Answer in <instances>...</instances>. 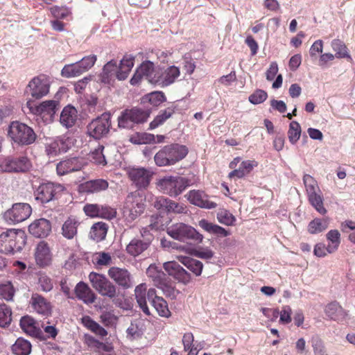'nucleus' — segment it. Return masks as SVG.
<instances>
[{
  "instance_id": "f257e3e1",
  "label": "nucleus",
  "mask_w": 355,
  "mask_h": 355,
  "mask_svg": "<svg viewBox=\"0 0 355 355\" xmlns=\"http://www.w3.org/2000/svg\"><path fill=\"white\" fill-rule=\"evenodd\" d=\"M135 295L139 307L146 315H150L147 300L160 316L168 318L171 315L166 301L157 295L155 288H150L147 291L146 284H140L135 289Z\"/></svg>"
},
{
  "instance_id": "f03ea898",
  "label": "nucleus",
  "mask_w": 355,
  "mask_h": 355,
  "mask_svg": "<svg viewBox=\"0 0 355 355\" xmlns=\"http://www.w3.org/2000/svg\"><path fill=\"white\" fill-rule=\"evenodd\" d=\"M26 244L24 231L9 229L0 234V252L5 254H15L21 251Z\"/></svg>"
},
{
  "instance_id": "7ed1b4c3",
  "label": "nucleus",
  "mask_w": 355,
  "mask_h": 355,
  "mask_svg": "<svg viewBox=\"0 0 355 355\" xmlns=\"http://www.w3.org/2000/svg\"><path fill=\"white\" fill-rule=\"evenodd\" d=\"M187 153L185 146L175 144L164 146L155 154L154 159L159 166H170L184 158Z\"/></svg>"
},
{
  "instance_id": "20e7f679",
  "label": "nucleus",
  "mask_w": 355,
  "mask_h": 355,
  "mask_svg": "<svg viewBox=\"0 0 355 355\" xmlns=\"http://www.w3.org/2000/svg\"><path fill=\"white\" fill-rule=\"evenodd\" d=\"M193 184L192 181L188 178L164 176L157 181V186L163 193L171 197H176Z\"/></svg>"
},
{
  "instance_id": "39448f33",
  "label": "nucleus",
  "mask_w": 355,
  "mask_h": 355,
  "mask_svg": "<svg viewBox=\"0 0 355 355\" xmlns=\"http://www.w3.org/2000/svg\"><path fill=\"white\" fill-rule=\"evenodd\" d=\"M8 137L12 142L21 146L32 144L36 139V134L33 128L18 121H12L9 125Z\"/></svg>"
},
{
  "instance_id": "423d86ee",
  "label": "nucleus",
  "mask_w": 355,
  "mask_h": 355,
  "mask_svg": "<svg viewBox=\"0 0 355 355\" xmlns=\"http://www.w3.org/2000/svg\"><path fill=\"white\" fill-rule=\"evenodd\" d=\"M144 211L142 196L135 191L128 194L123 207V216L127 223H132Z\"/></svg>"
},
{
  "instance_id": "0eeeda50",
  "label": "nucleus",
  "mask_w": 355,
  "mask_h": 355,
  "mask_svg": "<svg viewBox=\"0 0 355 355\" xmlns=\"http://www.w3.org/2000/svg\"><path fill=\"white\" fill-rule=\"evenodd\" d=\"M150 116L149 110L133 107L123 110L118 118L119 128L131 129L135 125L146 122Z\"/></svg>"
},
{
  "instance_id": "6e6552de",
  "label": "nucleus",
  "mask_w": 355,
  "mask_h": 355,
  "mask_svg": "<svg viewBox=\"0 0 355 355\" xmlns=\"http://www.w3.org/2000/svg\"><path fill=\"white\" fill-rule=\"evenodd\" d=\"M166 232L173 239L180 241H186L191 239L201 242L203 239V236L193 227L182 223L171 225L167 227Z\"/></svg>"
},
{
  "instance_id": "1a4fd4ad",
  "label": "nucleus",
  "mask_w": 355,
  "mask_h": 355,
  "mask_svg": "<svg viewBox=\"0 0 355 355\" xmlns=\"http://www.w3.org/2000/svg\"><path fill=\"white\" fill-rule=\"evenodd\" d=\"M111 115L108 112H104L100 116L92 120L87 126V132L89 136L96 139H99L106 136L111 127Z\"/></svg>"
},
{
  "instance_id": "9d476101",
  "label": "nucleus",
  "mask_w": 355,
  "mask_h": 355,
  "mask_svg": "<svg viewBox=\"0 0 355 355\" xmlns=\"http://www.w3.org/2000/svg\"><path fill=\"white\" fill-rule=\"evenodd\" d=\"M27 107L33 114L40 116L44 122L50 123L58 110L59 103L57 101L50 100L43 101L38 105H34L28 101Z\"/></svg>"
},
{
  "instance_id": "9b49d317",
  "label": "nucleus",
  "mask_w": 355,
  "mask_h": 355,
  "mask_svg": "<svg viewBox=\"0 0 355 355\" xmlns=\"http://www.w3.org/2000/svg\"><path fill=\"white\" fill-rule=\"evenodd\" d=\"M89 279L93 288L101 295L110 298L116 295V286L105 275L92 272Z\"/></svg>"
},
{
  "instance_id": "f8f14e48",
  "label": "nucleus",
  "mask_w": 355,
  "mask_h": 355,
  "mask_svg": "<svg viewBox=\"0 0 355 355\" xmlns=\"http://www.w3.org/2000/svg\"><path fill=\"white\" fill-rule=\"evenodd\" d=\"M31 213L32 208L28 203H15L4 213L3 218L9 224H15L26 220Z\"/></svg>"
},
{
  "instance_id": "ddd939ff",
  "label": "nucleus",
  "mask_w": 355,
  "mask_h": 355,
  "mask_svg": "<svg viewBox=\"0 0 355 355\" xmlns=\"http://www.w3.org/2000/svg\"><path fill=\"white\" fill-rule=\"evenodd\" d=\"M60 184L46 182L41 184L35 191V199L42 203H47L64 191Z\"/></svg>"
},
{
  "instance_id": "4468645a",
  "label": "nucleus",
  "mask_w": 355,
  "mask_h": 355,
  "mask_svg": "<svg viewBox=\"0 0 355 355\" xmlns=\"http://www.w3.org/2000/svg\"><path fill=\"white\" fill-rule=\"evenodd\" d=\"M49 80L44 76L33 78L28 83L26 92L34 98L39 99L49 92Z\"/></svg>"
},
{
  "instance_id": "2eb2a0df",
  "label": "nucleus",
  "mask_w": 355,
  "mask_h": 355,
  "mask_svg": "<svg viewBox=\"0 0 355 355\" xmlns=\"http://www.w3.org/2000/svg\"><path fill=\"white\" fill-rule=\"evenodd\" d=\"M180 75V69L174 65L164 69L158 68L157 76L152 78L153 84L160 87H167L173 84Z\"/></svg>"
},
{
  "instance_id": "dca6fc26",
  "label": "nucleus",
  "mask_w": 355,
  "mask_h": 355,
  "mask_svg": "<svg viewBox=\"0 0 355 355\" xmlns=\"http://www.w3.org/2000/svg\"><path fill=\"white\" fill-rule=\"evenodd\" d=\"M185 197L191 204L202 209H211L217 207V204L211 200L209 196L201 190L189 191Z\"/></svg>"
},
{
  "instance_id": "f3484780",
  "label": "nucleus",
  "mask_w": 355,
  "mask_h": 355,
  "mask_svg": "<svg viewBox=\"0 0 355 355\" xmlns=\"http://www.w3.org/2000/svg\"><path fill=\"white\" fill-rule=\"evenodd\" d=\"M31 167L30 160L24 156L18 158L8 157L3 160L1 164V169L6 172H26Z\"/></svg>"
},
{
  "instance_id": "a211bd4d",
  "label": "nucleus",
  "mask_w": 355,
  "mask_h": 355,
  "mask_svg": "<svg viewBox=\"0 0 355 355\" xmlns=\"http://www.w3.org/2000/svg\"><path fill=\"white\" fill-rule=\"evenodd\" d=\"M107 274L116 284L124 289L130 288L133 286L132 275L125 268L111 267Z\"/></svg>"
},
{
  "instance_id": "6ab92c4d",
  "label": "nucleus",
  "mask_w": 355,
  "mask_h": 355,
  "mask_svg": "<svg viewBox=\"0 0 355 355\" xmlns=\"http://www.w3.org/2000/svg\"><path fill=\"white\" fill-rule=\"evenodd\" d=\"M153 205L156 209L168 213L184 214L187 211L184 204L175 202L164 196L157 197Z\"/></svg>"
},
{
  "instance_id": "aec40b11",
  "label": "nucleus",
  "mask_w": 355,
  "mask_h": 355,
  "mask_svg": "<svg viewBox=\"0 0 355 355\" xmlns=\"http://www.w3.org/2000/svg\"><path fill=\"white\" fill-rule=\"evenodd\" d=\"M85 164L86 162L82 157L68 158L57 164V173L59 175H64L69 173L80 171Z\"/></svg>"
},
{
  "instance_id": "412c9836",
  "label": "nucleus",
  "mask_w": 355,
  "mask_h": 355,
  "mask_svg": "<svg viewBox=\"0 0 355 355\" xmlns=\"http://www.w3.org/2000/svg\"><path fill=\"white\" fill-rule=\"evenodd\" d=\"M151 173L144 168H132L128 171V176L138 189L146 188L150 182Z\"/></svg>"
},
{
  "instance_id": "4be33fe9",
  "label": "nucleus",
  "mask_w": 355,
  "mask_h": 355,
  "mask_svg": "<svg viewBox=\"0 0 355 355\" xmlns=\"http://www.w3.org/2000/svg\"><path fill=\"white\" fill-rule=\"evenodd\" d=\"M164 268L170 276L173 277L179 282L187 284L191 281V275L175 261L164 263Z\"/></svg>"
},
{
  "instance_id": "5701e85b",
  "label": "nucleus",
  "mask_w": 355,
  "mask_h": 355,
  "mask_svg": "<svg viewBox=\"0 0 355 355\" xmlns=\"http://www.w3.org/2000/svg\"><path fill=\"white\" fill-rule=\"evenodd\" d=\"M325 313L330 319L338 322H346L350 318L349 311L344 309L337 302L328 304L325 308Z\"/></svg>"
},
{
  "instance_id": "b1692460",
  "label": "nucleus",
  "mask_w": 355,
  "mask_h": 355,
  "mask_svg": "<svg viewBox=\"0 0 355 355\" xmlns=\"http://www.w3.org/2000/svg\"><path fill=\"white\" fill-rule=\"evenodd\" d=\"M30 304L38 314L44 316H49L51 314L52 306L50 302L38 293L32 294Z\"/></svg>"
},
{
  "instance_id": "393cba45",
  "label": "nucleus",
  "mask_w": 355,
  "mask_h": 355,
  "mask_svg": "<svg viewBox=\"0 0 355 355\" xmlns=\"http://www.w3.org/2000/svg\"><path fill=\"white\" fill-rule=\"evenodd\" d=\"M28 231L35 237H46L51 231V225L48 220L40 218L35 220L29 225Z\"/></svg>"
},
{
  "instance_id": "a878e982",
  "label": "nucleus",
  "mask_w": 355,
  "mask_h": 355,
  "mask_svg": "<svg viewBox=\"0 0 355 355\" xmlns=\"http://www.w3.org/2000/svg\"><path fill=\"white\" fill-rule=\"evenodd\" d=\"M35 261L37 265L44 267L51 263V254L46 243L40 241L35 250Z\"/></svg>"
},
{
  "instance_id": "bb28decb",
  "label": "nucleus",
  "mask_w": 355,
  "mask_h": 355,
  "mask_svg": "<svg viewBox=\"0 0 355 355\" xmlns=\"http://www.w3.org/2000/svg\"><path fill=\"white\" fill-rule=\"evenodd\" d=\"M135 56L126 54L121 60L119 69L116 72V78L119 80L126 79L134 66Z\"/></svg>"
},
{
  "instance_id": "cd10ccee",
  "label": "nucleus",
  "mask_w": 355,
  "mask_h": 355,
  "mask_svg": "<svg viewBox=\"0 0 355 355\" xmlns=\"http://www.w3.org/2000/svg\"><path fill=\"white\" fill-rule=\"evenodd\" d=\"M150 245V240H142L134 238L126 246L127 252L133 257H137L145 251Z\"/></svg>"
},
{
  "instance_id": "c85d7f7f",
  "label": "nucleus",
  "mask_w": 355,
  "mask_h": 355,
  "mask_svg": "<svg viewBox=\"0 0 355 355\" xmlns=\"http://www.w3.org/2000/svg\"><path fill=\"white\" fill-rule=\"evenodd\" d=\"M77 120V110L71 105H67L62 110L60 117V123L67 128H71Z\"/></svg>"
},
{
  "instance_id": "c756f323",
  "label": "nucleus",
  "mask_w": 355,
  "mask_h": 355,
  "mask_svg": "<svg viewBox=\"0 0 355 355\" xmlns=\"http://www.w3.org/2000/svg\"><path fill=\"white\" fill-rule=\"evenodd\" d=\"M76 297L86 304H92L96 300V295L91 288L85 283L79 282L75 288Z\"/></svg>"
},
{
  "instance_id": "7c9ffc66",
  "label": "nucleus",
  "mask_w": 355,
  "mask_h": 355,
  "mask_svg": "<svg viewBox=\"0 0 355 355\" xmlns=\"http://www.w3.org/2000/svg\"><path fill=\"white\" fill-rule=\"evenodd\" d=\"M108 182L103 179L87 181L80 185V189L86 193H97L107 189Z\"/></svg>"
},
{
  "instance_id": "2f4dec72",
  "label": "nucleus",
  "mask_w": 355,
  "mask_h": 355,
  "mask_svg": "<svg viewBox=\"0 0 355 355\" xmlns=\"http://www.w3.org/2000/svg\"><path fill=\"white\" fill-rule=\"evenodd\" d=\"M199 226L205 231L209 234H215L221 237H226L230 234V232L226 230L225 228L209 223L205 219H202L198 222Z\"/></svg>"
},
{
  "instance_id": "473e14b6",
  "label": "nucleus",
  "mask_w": 355,
  "mask_h": 355,
  "mask_svg": "<svg viewBox=\"0 0 355 355\" xmlns=\"http://www.w3.org/2000/svg\"><path fill=\"white\" fill-rule=\"evenodd\" d=\"M329 218H315L308 225V232L311 234H318L325 231L329 225Z\"/></svg>"
},
{
  "instance_id": "72a5a7b5",
  "label": "nucleus",
  "mask_w": 355,
  "mask_h": 355,
  "mask_svg": "<svg viewBox=\"0 0 355 355\" xmlns=\"http://www.w3.org/2000/svg\"><path fill=\"white\" fill-rule=\"evenodd\" d=\"M178 260L196 276L202 273L203 264L201 261L188 257L180 256Z\"/></svg>"
},
{
  "instance_id": "f704fd0d",
  "label": "nucleus",
  "mask_w": 355,
  "mask_h": 355,
  "mask_svg": "<svg viewBox=\"0 0 355 355\" xmlns=\"http://www.w3.org/2000/svg\"><path fill=\"white\" fill-rule=\"evenodd\" d=\"M175 112V107L170 106L165 110H160L159 114L150 122V129L153 130L162 125L168 119L171 117Z\"/></svg>"
},
{
  "instance_id": "c9c22d12",
  "label": "nucleus",
  "mask_w": 355,
  "mask_h": 355,
  "mask_svg": "<svg viewBox=\"0 0 355 355\" xmlns=\"http://www.w3.org/2000/svg\"><path fill=\"white\" fill-rule=\"evenodd\" d=\"M20 327L26 334L37 337L40 334V329L36 327L35 320L28 316H24L20 320Z\"/></svg>"
},
{
  "instance_id": "e433bc0d",
  "label": "nucleus",
  "mask_w": 355,
  "mask_h": 355,
  "mask_svg": "<svg viewBox=\"0 0 355 355\" xmlns=\"http://www.w3.org/2000/svg\"><path fill=\"white\" fill-rule=\"evenodd\" d=\"M78 221L74 218H69L62 225V234L67 239H72L77 234Z\"/></svg>"
},
{
  "instance_id": "4c0bfd02",
  "label": "nucleus",
  "mask_w": 355,
  "mask_h": 355,
  "mask_svg": "<svg viewBox=\"0 0 355 355\" xmlns=\"http://www.w3.org/2000/svg\"><path fill=\"white\" fill-rule=\"evenodd\" d=\"M137 69L149 83L153 84L152 78L157 76L158 71V68L155 69L153 62L148 60L143 62Z\"/></svg>"
},
{
  "instance_id": "58836bf2",
  "label": "nucleus",
  "mask_w": 355,
  "mask_h": 355,
  "mask_svg": "<svg viewBox=\"0 0 355 355\" xmlns=\"http://www.w3.org/2000/svg\"><path fill=\"white\" fill-rule=\"evenodd\" d=\"M107 225L103 222H98L92 225L89 232V236L96 241L103 240L107 234Z\"/></svg>"
},
{
  "instance_id": "ea45409f",
  "label": "nucleus",
  "mask_w": 355,
  "mask_h": 355,
  "mask_svg": "<svg viewBox=\"0 0 355 355\" xmlns=\"http://www.w3.org/2000/svg\"><path fill=\"white\" fill-rule=\"evenodd\" d=\"M327 245L331 253L336 252L341 242L340 233L337 230H331L326 234Z\"/></svg>"
},
{
  "instance_id": "a19ab883",
  "label": "nucleus",
  "mask_w": 355,
  "mask_h": 355,
  "mask_svg": "<svg viewBox=\"0 0 355 355\" xmlns=\"http://www.w3.org/2000/svg\"><path fill=\"white\" fill-rule=\"evenodd\" d=\"M82 322L85 327L101 337H105L107 335V331L89 316L83 317Z\"/></svg>"
},
{
  "instance_id": "79ce46f5",
  "label": "nucleus",
  "mask_w": 355,
  "mask_h": 355,
  "mask_svg": "<svg viewBox=\"0 0 355 355\" xmlns=\"http://www.w3.org/2000/svg\"><path fill=\"white\" fill-rule=\"evenodd\" d=\"M12 350L16 355H28L31 352V345L28 340L19 338L12 345Z\"/></svg>"
},
{
  "instance_id": "37998d69",
  "label": "nucleus",
  "mask_w": 355,
  "mask_h": 355,
  "mask_svg": "<svg viewBox=\"0 0 355 355\" xmlns=\"http://www.w3.org/2000/svg\"><path fill=\"white\" fill-rule=\"evenodd\" d=\"M116 62L111 60L105 64L103 67V71L100 75V80L102 83H110L114 73L117 72Z\"/></svg>"
},
{
  "instance_id": "c03bdc74",
  "label": "nucleus",
  "mask_w": 355,
  "mask_h": 355,
  "mask_svg": "<svg viewBox=\"0 0 355 355\" xmlns=\"http://www.w3.org/2000/svg\"><path fill=\"white\" fill-rule=\"evenodd\" d=\"M307 196L309 202L315 210L320 214L324 215L327 213V209L323 205V198L321 191H317Z\"/></svg>"
},
{
  "instance_id": "a18cd8bd",
  "label": "nucleus",
  "mask_w": 355,
  "mask_h": 355,
  "mask_svg": "<svg viewBox=\"0 0 355 355\" xmlns=\"http://www.w3.org/2000/svg\"><path fill=\"white\" fill-rule=\"evenodd\" d=\"M83 73L78 62L64 65L61 71V75L67 78L79 76Z\"/></svg>"
},
{
  "instance_id": "49530a36",
  "label": "nucleus",
  "mask_w": 355,
  "mask_h": 355,
  "mask_svg": "<svg viewBox=\"0 0 355 355\" xmlns=\"http://www.w3.org/2000/svg\"><path fill=\"white\" fill-rule=\"evenodd\" d=\"M103 146L99 145L97 148L91 151L88 155L89 160L96 164L105 166L107 164V162L105 160V155L103 153Z\"/></svg>"
},
{
  "instance_id": "de8ad7c7",
  "label": "nucleus",
  "mask_w": 355,
  "mask_h": 355,
  "mask_svg": "<svg viewBox=\"0 0 355 355\" xmlns=\"http://www.w3.org/2000/svg\"><path fill=\"white\" fill-rule=\"evenodd\" d=\"M331 47L336 52V57L338 58H347L349 60H352L351 56L347 52V49L345 44L340 40H334L331 42Z\"/></svg>"
},
{
  "instance_id": "09e8293b",
  "label": "nucleus",
  "mask_w": 355,
  "mask_h": 355,
  "mask_svg": "<svg viewBox=\"0 0 355 355\" xmlns=\"http://www.w3.org/2000/svg\"><path fill=\"white\" fill-rule=\"evenodd\" d=\"M146 274L148 277L151 278L154 282V284L157 286L162 280L165 279V274L158 270L157 267L155 265H150L146 270Z\"/></svg>"
},
{
  "instance_id": "8fccbe9b",
  "label": "nucleus",
  "mask_w": 355,
  "mask_h": 355,
  "mask_svg": "<svg viewBox=\"0 0 355 355\" xmlns=\"http://www.w3.org/2000/svg\"><path fill=\"white\" fill-rule=\"evenodd\" d=\"M11 320V309L5 304H0V327H6L10 324Z\"/></svg>"
},
{
  "instance_id": "3c124183",
  "label": "nucleus",
  "mask_w": 355,
  "mask_h": 355,
  "mask_svg": "<svg viewBox=\"0 0 355 355\" xmlns=\"http://www.w3.org/2000/svg\"><path fill=\"white\" fill-rule=\"evenodd\" d=\"M181 248H182L184 251L194 254L196 257L200 259H210L214 257V252L209 248H203L195 251L189 247L182 246Z\"/></svg>"
},
{
  "instance_id": "603ef678",
  "label": "nucleus",
  "mask_w": 355,
  "mask_h": 355,
  "mask_svg": "<svg viewBox=\"0 0 355 355\" xmlns=\"http://www.w3.org/2000/svg\"><path fill=\"white\" fill-rule=\"evenodd\" d=\"M144 100L148 101L153 106L157 107L166 101V96L162 92H155L145 96Z\"/></svg>"
},
{
  "instance_id": "864d4df0",
  "label": "nucleus",
  "mask_w": 355,
  "mask_h": 355,
  "mask_svg": "<svg viewBox=\"0 0 355 355\" xmlns=\"http://www.w3.org/2000/svg\"><path fill=\"white\" fill-rule=\"evenodd\" d=\"M301 135V127L298 122L292 121L289 125L288 132V139L291 143L295 144L300 139Z\"/></svg>"
},
{
  "instance_id": "5fc2aeb1",
  "label": "nucleus",
  "mask_w": 355,
  "mask_h": 355,
  "mask_svg": "<svg viewBox=\"0 0 355 355\" xmlns=\"http://www.w3.org/2000/svg\"><path fill=\"white\" fill-rule=\"evenodd\" d=\"M303 182L307 195L320 191L316 180L310 175H304Z\"/></svg>"
},
{
  "instance_id": "6e6d98bb",
  "label": "nucleus",
  "mask_w": 355,
  "mask_h": 355,
  "mask_svg": "<svg viewBox=\"0 0 355 355\" xmlns=\"http://www.w3.org/2000/svg\"><path fill=\"white\" fill-rule=\"evenodd\" d=\"M218 220L225 225H233L235 217L227 210L220 209L217 214Z\"/></svg>"
},
{
  "instance_id": "4d7b16f0",
  "label": "nucleus",
  "mask_w": 355,
  "mask_h": 355,
  "mask_svg": "<svg viewBox=\"0 0 355 355\" xmlns=\"http://www.w3.org/2000/svg\"><path fill=\"white\" fill-rule=\"evenodd\" d=\"M101 321L107 327H115L118 322V317L110 311L103 312L101 315Z\"/></svg>"
},
{
  "instance_id": "13d9d810",
  "label": "nucleus",
  "mask_w": 355,
  "mask_h": 355,
  "mask_svg": "<svg viewBox=\"0 0 355 355\" xmlns=\"http://www.w3.org/2000/svg\"><path fill=\"white\" fill-rule=\"evenodd\" d=\"M61 153L67 152L73 145L74 139L65 135L55 139Z\"/></svg>"
},
{
  "instance_id": "bf43d9fd",
  "label": "nucleus",
  "mask_w": 355,
  "mask_h": 355,
  "mask_svg": "<svg viewBox=\"0 0 355 355\" xmlns=\"http://www.w3.org/2000/svg\"><path fill=\"white\" fill-rule=\"evenodd\" d=\"M15 293L14 288L10 282L0 284V297L7 301L11 300Z\"/></svg>"
},
{
  "instance_id": "052dcab7",
  "label": "nucleus",
  "mask_w": 355,
  "mask_h": 355,
  "mask_svg": "<svg viewBox=\"0 0 355 355\" xmlns=\"http://www.w3.org/2000/svg\"><path fill=\"white\" fill-rule=\"evenodd\" d=\"M116 215V211L114 208H112L106 205H99L98 218L105 219H112Z\"/></svg>"
},
{
  "instance_id": "680f3d73",
  "label": "nucleus",
  "mask_w": 355,
  "mask_h": 355,
  "mask_svg": "<svg viewBox=\"0 0 355 355\" xmlns=\"http://www.w3.org/2000/svg\"><path fill=\"white\" fill-rule=\"evenodd\" d=\"M127 336L130 339H136L142 335V329L137 321L132 322L126 330Z\"/></svg>"
},
{
  "instance_id": "e2e57ef3",
  "label": "nucleus",
  "mask_w": 355,
  "mask_h": 355,
  "mask_svg": "<svg viewBox=\"0 0 355 355\" xmlns=\"http://www.w3.org/2000/svg\"><path fill=\"white\" fill-rule=\"evenodd\" d=\"M311 346L314 355H327L324 343L318 337L312 338Z\"/></svg>"
},
{
  "instance_id": "0e129e2a",
  "label": "nucleus",
  "mask_w": 355,
  "mask_h": 355,
  "mask_svg": "<svg viewBox=\"0 0 355 355\" xmlns=\"http://www.w3.org/2000/svg\"><path fill=\"white\" fill-rule=\"evenodd\" d=\"M96 56L95 55H89L85 56L80 60L78 61L81 67L83 72L89 71L96 62Z\"/></svg>"
},
{
  "instance_id": "69168bd1",
  "label": "nucleus",
  "mask_w": 355,
  "mask_h": 355,
  "mask_svg": "<svg viewBox=\"0 0 355 355\" xmlns=\"http://www.w3.org/2000/svg\"><path fill=\"white\" fill-rule=\"evenodd\" d=\"M156 286L160 288L165 295L171 298H175L179 293L178 290L166 283L165 279L162 280L159 284H157Z\"/></svg>"
},
{
  "instance_id": "338daca9",
  "label": "nucleus",
  "mask_w": 355,
  "mask_h": 355,
  "mask_svg": "<svg viewBox=\"0 0 355 355\" xmlns=\"http://www.w3.org/2000/svg\"><path fill=\"white\" fill-rule=\"evenodd\" d=\"M94 261L98 266H109L112 264V257L109 253L101 252L96 254Z\"/></svg>"
},
{
  "instance_id": "774afa93",
  "label": "nucleus",
  "mask_w": 355,
  "mask_h": 355,
  "mask_svg": "<svg viewBox=\"0 0 355 355\" xmlns=\"http://www.w3.org/2000/svg\"><path fill=\"white\" fill-rule=\"evenodd\" d=\"M267 96L268 94L265 91L258 89L249 96V101L254 105H257L265 101Z\"/></svg>"
}]
</instances>
